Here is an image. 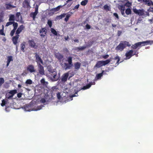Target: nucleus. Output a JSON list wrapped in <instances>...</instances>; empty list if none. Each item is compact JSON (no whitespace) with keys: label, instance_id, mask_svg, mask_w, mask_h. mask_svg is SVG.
I'll return each mask as SVG.
<instances>
[{"label":"nucleus","instance_id":"obj_1","mask_svg":"<svg viewBox=\"0 0 153 153\" xmlns=\"http://www.w3.org/2000/svg\"><path fill=\"white\" fill-rule=\"evenodd\" d=\"M55 56L60 62V64L62 67L65 70L70 69L73 66L72 63V57L69 56L65 60L68 62V63L65 62L63 63V61L64 60L63 56L59 53H56L55 54Z\"/></svg>","mask_w":153,"mask_h":153},{"label":"nucleus","instance_id":"obj_2","mask_svg":"<svg viewBox=\"0 0 153 153\" xmlns=\"http://www.w3.org/2000/svg\"><path fill=\"white\" fill-rule=\"evenodd\" d=\"M47 76L52 82L57 81L60 77L59 76H58L57 75V73L55 71L51 73H48L47 74Z\"/></svg>","mask_w":153,"mask_h":153},{"label":"nucleus","instance_id":"obj_3","mask_svg":"<svg viewBox=\"0 0 153 153\" xmlns=\"http://www.w3.org/2000/svg\"><path fill=\"white\" fill-rule=\"evenodd\" d=\"M130 46L129 42L126 41H121L116 48L115 49L117 51H122L127 46Z\"/></svg>","mask_w":153,"mask_h":153},{"label":"nucleus","instance_id":"obj_4","mask_svg":"<svg viewBox=\"0 0 153 153\" xmlns=\"http://www.w3.org/2000/svg\"><path fill=\"white\" fill-rule=\"evenodd\" d=\"M111 61V60L110 59H108L105 61H99L97 62L96 65L94 66V68H99L109 63Z\"/></svg>","mask_w":153,"mask_h":153},{"label":"nucleus","instance_id":"obj_5","mask_svg":"<svg viewBox=\"0 0 153 153\" xmlns=\"http://www.w3.org/2000/svg\"><path fill=\"white\" fill-rule=\"evenodd\" d=\"M34 54L35 55V61L37 63V65H43V61L39 55L37 53H35Z\"/></svg>","mask_w":153,"mask_h":153},{"label":"nucleus","instance_id":"obj_6","mask_svg":"<svg viewBox=\"0 0 153 153\" xmlns=\"http://www.w3.org/2000/svg\"><path fill=\"white\" fill-rule=\"evenodd\" d=\"M134 12L137 15L139 16H143L144 15V10L143 9L137 10L136 8H134L133 9Z\"/></svg>","mask_w":153,"mask_h":153},{"label":"nucleus","instance_id":"obj_7","mask_svg":"<svg viewBox=\"0 0 153 153\" xmlns=\"http://www.w3.org/2000/svg\"><path fill=\"white\" fill-rule=\"evenodd\" d=\"M28 43L29 46L31 48L34 49H36L37 48V45H36L33 39L29 40L28 41Z\"/></svg>","mask_w":153,"mask_h":153},{"label":"nucleus","instance_id":"obj_8","mask_svg":"<svg viewBox=\"0 0 153 153\" xmlns=\"http://www.w3.org/2000/svg\"><path fill=\"white\" fill-rule=\"evenodd\" d=\"M40 35L41 37H43L45 36L47 33V30L45 27H42L39 30Z\"/></svg>","mask_w":153,"mask_h":153},{"label":"nucleus","instance_id":"obj_9","mask_svg":"<svg viewBox=\"0 0 153 153\" xmlns=\"http://www.w3.org/2000/svg\"><path fill=\"white\" fill-rule=\"evenodd\" d=\"M70 72V71L65 73L62 76L61 80L62 82H66L69 76V73Z\"/></svg>","mask_w":153,"mask_h":153},{"label":"nucleus","instance_id":"obj_10","mask_svg":"<svg viewBox=\"0 0 153 153\" xmlns=\"http://www.w3.org/2000/svg\"><path fill=\"white\" fill-rule=\"evenodd\" d=\"M139 43L140 47L145 46L149 44L151 45L152 44H153V41L147 40L145 41L139 42Z\"/></svg>","mask_w":153,"mask_h":153},{"label":"nucleus","instance_id":"obj_11","mask_svg":"<svg viewBox=\"0 0 153 153\" xmlns=\"http://www.w3.org/2000/svg\"><path fill=\"white\" fill-rule=\"evenodd\" d=\"M133 52L134 51L133 50H130L126 52L125 54V56L126 57V59H129L133 56Z\"/></svg>","mask_w":153,"mask_h":153},{"label":"nucleus","instance_id":"obj_12","mask_svg":"<svg viewBox=\"0 0 153 153\" xmlns=\"http://www.w3.org/2000/svg\"><path fill=\"white\" fill-rule=\"evenodd\" d=\"M27 70L30 73H33L36 71L34 66L32 65H29L27 67Z\"/></svg>","mask_w":153,"mask_h":153},{"label":"nucleus","instance_id":"obj_13","mask_svg":"<svg viewBox=\"0 0 153 153\" xmlns=\"http://www.w3.org/2000/svg\"><path fill=\"white\" fill-rule=\"evenodd\" d=\"M42 65H37L38 68V71L39 73L41 75H44L45 74V71Z\"/></svg>","mask_w":153,"mask_h":153},{"label":"nucleus","instance_id":"obj_14","mask_svg":"<svg viewBox=\"0 0 153 153\" xmlns=\"http://www.w3.org/2000/svg\"><path fill=\"white\" fill-rule=\"evenodd\" d=\"M118 8L121 11V14L123 16H125L124 15V11L126 10L125 5H124V4L119 5L118 7Z\"/></svg>","mask_w":153,"mask_h":153},{"label":"nucleus","instance_id":"obj_15","mask_svg":"<svg viewBox=\"0 0 153 153\" xmlns=\"http://www.w3.org/2000/svg\"><path fill=\"white\" fill-rule=\"evenodd\" d=\"M30 1L28 0H25L23 3V7L27 8H30Z\"/></svg>","mask_w":153,"mask_h":153},{"label":"nucleus","instance_id":"obj_16","mask_svg":"<svg viewBox=\"0 0 153 153\" xmlns=\"http://www.w3.org/2000/svg\"><path fill=\"white\" fill-rule=\"evenodd\" d=\"M19 35H16L13 36L12 38V41L15 45H16L18 43V41L19 38Z\"/></svg>","mask_w":153,"mask_h":153},{"label":"nucleus","instance_id":"obj_17","mask_svg":"<svg viewBox=\"0 0 153 153\" xmlns=\"http://www.w3.org/2000/svg\"><path fill=\"white\" fill-rule=\"evenodd\" d=\"M25 27L23 25H20L17 29L16 31V34L19 35L24 29Z\"/></svg>","mask_w":153,"mask_h":153},{"label":"nucleus","instance_id":"obj_18","mask_svg":"<svg viewBox=\"0 0 153 153\" xmlns=\"http://www.w3.org/2000/svg\"><path fill=\"white\" fill-rule=\"evenodd\" d=\"M5 6L7 10H10L12 8H15L16 7L15 6L11 5L10 3L5 4Z\"/></svg>","mask_w":153,"mask_h":153},{"label":"nucleus","instance_id":"obj_19","mask_svg":"<svg viewBox=\"0 0 153 153\" xmlns=\"http://www.w3.org/2000/svg\"><path fill=\"white\" fill-rule=\"evenodd\" d=\"M26 44V42H23L21 43L20 45L21 50L23 52H24L25 51V48Z\"/></svg>","mask_w":153,"mask_h":153},{"label":"nucleus","instance_id":"obj_20","mask_svg":"<svg viewBox=\"0 0 153 153\" xmlns=\"http://www.w3.org/2000/svg\"><path fill=\"white\" fill-rule=\"evenodd\" d=\"M62 7V6L59 5L56 7L52 9L51 11L53 13L59 11L60 8Z\"/></svg>","mask_w":153,"mask_h":153},{"label":"nucleus","instance_id":"obj_21","mask_svg":"<svg viewBox=\"0 0 153 153\" xmlns=\"http://www.w3.org/2000/svg\"><path fill=\"white\" fill-rule=\"evenodd\" d=\"M143 2L147 4L148 6H150L151 4H153V2L151 0H143Z\"/></svg>","mask_w":153,"mask_h":153},{"label":"nucleus","instance_id":"obj_22","mask_svg":"<svg viewBox=\"0 0 153 153\" xmlns=\"http://www.w3.org/2000/svg\"><path fill=\"white\" fill-rule=\"evenodd\" d=\"M18 26H17L16 24L14 25L13 29L11 30L10 33V35L11 36H13L16 30L17 29Z\"/></svg>","mask_w":153,"mask_h":153},{"label":"nucleus","instance_id":"obj_23","mask_svg":"<svg viewBox=\"0 0 153 153\" xmlns=\"http://www.w3.org/2000/svg\"><path fill=\"white\" fill-rule=\"evenodd\" d=\"M15 24H16L17 25V26H18V23L17 22H14V21H9L7 22V23L5 26L6 27H8L9 26L13 25V26L14 27V25Z\"/></svg>","mask_w":153,"mask_h":153},{"label":"nucleus","instance_id":"obj_24","mask_svg":"<svg viewBox=\"0 0 153 153\" xmlns=\"http://www.w3.org/2000/svg\"><path fill=\"white\" fill-rule=\"evenodd\" d=\"M81 63L79 62H76L74 63V69L75 70H78L80 67Z\"/></svg>","mask_w":153,"mask_h":153},{"label":"nucleus","instance_id":"obj_25","mask_svg":"<svg viewBox=\"0 0 153 153\" xmlns=\"http://www.w3.org/2000/svg\"><path fill=\"white\" fill-rule=\"evenodd\" d=\"M66 15V13H63L60 15L57 16L56 17V19L57 20H59L62 18L64 17Z\"/></svg>","mask_w":153,"mask_h":153},{"label":"nucleus","instance_id":"obj_26","mask_svg":"<svg viewBox=\"0 0 153 153\" xmlns=\"http://www.w3.org/2000/svg\"><path fill=\"white\" fill-rule=\"evenodd\" d=\"M13 57L11 56H9L7 57V67H8L9 65V64L11 61H13Z\"/></svg>","mask_w":153,"mask_h":153},{"label":"nucleus","instance_id":"obj_27","mask_svg":"<svg viewBox=\"0 0 153 153\" xmlns=\"http://www.w3.org/2000/svg\"><path fill=\"white\" fill-rule=\"evenodd\" d=\"M138 47H140V46L139 44V42L135 43L134 45H133L131 48L133 49H136Z\"/></svg>","mask_w":153,"mask_h":153},{"label":"nucleus","instance_id":"obj_28","mask_svg":"<svg viewBox=\"0 0 153 153\" xmlns=\"http://www.w3.org/2000/svg\"><path fill=\"white\" fill-rule=\"evenodd\" d=\"M57 91V90L56 88L55 87H53L52 88L51 90V93L52 95H54L56 92Z\"/></svg>","mask_w":153,"mask_h":153},{"label":"nucleus","instance_id":"obj_29","mask_svg":"<svg viewBox=\"0 0 153 153\" xmlns=\"http://www.w3.org/2000/svg\"><path fill=\"white\" fill-rule=\"evenodd\" d=\"M104 71H102V72L101 73L97 74L96 76V77L97 79H100L101 78V77L103 76Z\"/></svg>","mask_w":153,"mask_h":153},{"label":"nucleus","instance_id":"obj_30","mask_svg":"<svg viewBox=\"0 0 153 153\" xmlns=\"http://www.w3.org/2000/svg\"><path fill=\"white\" fill-rule=\"evenodd\" d=\"M15 20V16L14 15L11 14L9 16V21H14Z\"/></svg>","mask_w":153,"mask_h":153},{"label":"nucleus","instance_id":"obj_31","mask_svg":"<svg viewBox=\"0 0 153 153\" xmlns=\"http://www.w3.org/2000/svg\"><path fill=\"white\" fill-rule=\"evenodd\" d=\"M47 69L48 73H51L55 70L53 69V67L51 66H49L47 67Z\"/></svg>","mask_w":153,"mask_h":153},{"label":"nucleus","instance_id":"obj_32","mask_svg":"<svg viewBox=\"0 0 153 153\" xmlns=\"http://www.w3.org/2000/svg\"><path fill=\"white\" fill-rule=\"evenodd\" d=\"M125 13L127 15L131 14V9L130 8L126 9L125 10Z\"/></svg>","mask_w":153,"mask_h":153},{"label":"nucleus","instance_id":"obj_33","mask_svg":"<svg viewBox=\"0 0 153 153\" xmlns=\"http://www.w3.org/2000/svg\"><path fill=\"white\" fill-rule=\"evenodd\" d=\"M17 93V90H14L10 91L9 92V94H10L13 97L14 95Z\"/></svg>","mask_w":153,"mask_h":153},{"label":"nucleus","instance_id":"obj_34","mask_svg":"<svg viewBox=\"0 0 153 153\" xmlns=\"http://www.w3.org/2000/svg\"><path fill=\"white\" fill-rule=\"evenodd\" d=\"M91 86V84H87L86 85L84 86L82 88V89L83 90H85L89 88Z\"/></svg>","mask_w":153,"mask_h":153},{"label":"nucleus","instance_id":"obj_35","mask_svg":"<svg viewBox=\"0 0 153 153\" xmlns=\"http://www.w3.org/2000/svg\"><path fill=\"white\" fill-rule=\"evenodd\" d=\"M88 0H84L81 2V4L82 6H85L88 3Z\"/></svg>","mask_w":153,"mask_h":153},{"label":"nucleus","instance_id":"obj_36","mask_svg":"<svg viewBox=\"0 0 153 153\" xmlns=\"http://www.w3.org/2000/svg\"><path fill=\"white\" fill-rule=\"evenodd\" d=\"M51 30L52 33L55 36L57 35V33L56 31L53 28H51Z\"/></svg>","mask_w":153,"mask_h":153},{"label":"nucleus","instance_id":"obj_37","mask_svg":"<svg viewBox=\"0 0 153 153\" xmlns=\"http://www.w3.org/2000/svg\"><path fill=\"white\" fill-rule=\"evenodd\" d=\"M104 9L106 11H110V7H109L107 5L105 4L103 6Z\"/></svg>","mask_w":153,"mask_h":153},{"label":"nucleus","instance_id":"obj_38","mask_svg":"<svg viewBox=\"0 0 153 153\" xmlns=\"http://www.w3.org/2000/svg\"><path fill=\"white\" fill-rule=\"evenodd\" d=\"M36 15L37 14L34 12H32L30 13V16L33 18V20L35 19Z\"/></svg>","mask_w":153,"mask_h":153},{"label":"nucleus","instance_id":"obj_39","mask_svg":"<svg viewBox=\"0 0 153 153\" xmlns=\"http://www.w3.org/2000/svg\"><path fill=\"white\" fill-rule=\"evenodd\" d=\"M2 28L0 30V34L3 36H5V34L4 32V26L3 25H2Z\"/></svg>","mask_w":153,"mask_h":153},{"label":"nucleus","instance_id":"obj_40","mask_svg":"<svg viewBox=\"0 0 153 153\" xmlns=\"http://www.w3.org/2000/svg\"><path fill=\"white\" fill-rule=\"evenodd\" d=\"M32 82H33L31 79H28L26 81L25 83L27 85H31L32 84Z\"/></svg>","mask_w":153,"mask_h":153},{"label":"nucleus","instance_id":"obj_41","mask_svg":"<svg viewBox=\"0 0 153 153\" xmlns=\"http://www.w3.org/2000/svg\"><path fill=\"white\" fill-rule=\"evenodd\" d=\"M71 16V15L70 14H68L67 15H66V17L64 19V21L65 22H67L68 21Z\"/></svg>","mask_w":153,"mask_h":153},{"label":"nucleus","instance_id":"obj_42","mask_svg":"<svg viewBox=\"0 0 153 153\" xmlns=\"http://www.w3.org/2000/svg\"><path fill=\"white\" fill-rule=\"evenodd\" d=\"M114 59L115 60H117V62H116L117 64H118L119 63V62L120 61V59L118 56H116L114 57Z\"/></svg>","mask_w":153,"mask_h":153},{"label":"nucleus","instance_id":"obj_43","mask_svg":"<svg viewBox=\"0 0 153 153\" xmlns=\"http://www.w3.org/2000/svg\"><path fill=\"white\" fill-rule=\"evenodd\" d=\"M85 46L79 47L76 48V49L78 50H83L86 48Z\"/></svg>","mask_w":153,"mask_h":153},{"label":"nucleus","instance_id":"obj_44","mask_svg":"<svg viewBox=\"0 0 153 153\" xmlns=\"http://www.w3.org/2000/svg\"><path fill=\"white\" fill-rule=\"evenodd\" d=\"M4 80L3 78H0V87H1L3 84L4 83Z\"/></svg>","mask_w":153,"mask_h":153},{"label":"nucleus","instance_id":"obj_45","mask_svg":"<svg viewBox=\"0 0 153 153\" xmlns=\"http://www.w3.org/2000/svg\"><path fill=\"white\" fill-rule=\"evenodd\" d=\"M41 82L42 84H43L44 85H46L48 84V82H45V79L44 78L41 79Z\"/></svg>","mask_w":153,"mask_h":153},{"label":"nucleus","instance_id":"obj_46","mask_svg":"<svg viewBox=\"0 0 153 153\" xmlns=\"http://www.w3.org/2000/svg\"><path fill=\"white\" fill-rule=\"evenodd\" d=\"M6 98L8 99H10L13 97V96L12 95H10V94H9L8 93V94H6Z\"/></svg>","mask_w":153,"mask_h":153},{"label":"nucleus","instance_id":"obj_47","mask_svg":"<svg viewBox=\"0 0 153 153\" xmlns=\"http://www.w3.org/2000/svg\"><path fill=\"white\" fill-rule=\"evenodd\" d=\"M47 24L49 25L50 27L51 28L52 26V23L51 21L48 20V21Z\"/></svg>","mask_w":153,"mask_h":153},{"label":"nucleus","instance_id":"obj_48","mask_svg":"<svg viewBox=\"0 0 153 153\" xmlns=\"http://www.w3.org/2000/svg\"><path fill=\"white\" fill-rule=\"evenodd\" d=\"M125 6H126L127 7H130L131 4V3L129 2V1L127 2L125 4H124Z\"/></svg>","mask_w":153,"mask_h":153},{"label":"nucleus","instance_id":"obj_49","mask_svg":"<svg viewBox=\"0 0 153 153\" xmlns=\"http://www.w3.org/2000/svg\"><path fill=\"white\" fill-rule=\"evenodd\" d=\"M3 17V15L2 13H0V23L2 22Z\"/></svg>","mask_w":153,"mask_h":153},{"label":"nucleus","instance_id":"obj_50","mask_svg":"<svg viewBox=\"0 0 153 153\" xmlns=\"http://www.w3.org/2000/svg\"><path fill=\"white\" fill-rule=\"evenodd\" d=\"M6 101L4 100H2V103L1 104V105L2 106H4L6 104Z\"/></svg>","mask_w":153,"mask_h":153},{"label":"nucleus","instance_id":"obj_51","mask_svg":"<svg viewBox=\"0 0 153 153\" xmlns=\"http://www.w3.org/2000/svg\"><path fill=\"white\" fill-rule=\"evenodd\" d=\"M101 56L102 58L105 59H106L108 58L109 57V55L108 54H107L105 55H102Z\"/></svg>","mask_w":153,"mask_h":153},{"label":"nucleus","instance_id":"obj_52","mask_svg":"<svg viewBox=\"0 0 153 153\" xmlns=\"http://www.w3.org/2000/svg\"><path fill=\"white\" fill-rule=\"evenodd\" d=\"M56 96L58 99L59 100L61 98L60 94L59 92H57L56 93Z\"/></svg>","mask_w":153,"mask_h":153},{"label":"nucleus","instance_id":"obj_53","mask_svg":"<svg viewBox=\"0 0 153 153\" xmlns=\"http://www.w3.org/2000/svg\"><path fill=\"white\" fill-rule=\"evenodd\" d=\"M70 75L68 77V79H69L71 78L74 75V72L72 71L71 73L70 74Z\"/></svg>","mask_w":153,"mask_h":153},{"label":"nucleus","instance_id":"obj_54","mask_svg":"<svg viewBox=\"0 0 153 153\" xmlns=\"http://www.w3.org/2000/svg\"><path fill=\"white\" fill-rule=\"evenodd\" d=\"M111 19L110 18L107 19H105V21L107 23H110L111 22Z\"/></svg>","mask_w":153,"mask_h":153},{"label":"nucleus","instance_id":"obj_55","mask_svg":"<svg viewBox=\"0 0 153 153\" xmlns=\"http://www.w3.org/2000/svg\"><path fill=\"white\" fill-rule=\"evenodd\" d=\"M38 7H36L35 8V12H34V13H35L37 15L38 13Z\"/></svg>","mask_w":153,"mask_h":153},{"label":"nucleus","instance_id":"obj_56","mask_svg":"<svg viewBox=\"0 0 153 153\" xmlns=\"http://www.w3.org/2000/svg\"><path fill=\"white\" fill-rule=\"evenodd\" d=\"M113 15L114 16L116 17L117 19H119V17L118 15L116 13H114L113 14Z\"/></svg>","mask_w":153,"mask_h":153},{"label":"nucleus","instance_id":"obj_57","mask_svg":"<svg viewBox=\"0 0 153 153\" xmlns=\"http://www.w3.org/2000/svg\"><path fill=\"white\" fill-rule=\"evenodd\" d=\"M22 94V93H19L17 94V96L18 98H20L21 97Z\"/></svg>","mask_w":153,"mask_h":153},{"label":"nucleus","instance_id":"obj_58","mask_svg":"<svg viewBox=\"0 0 153 153\" xmlns=\"http://www.w3.org/2000/svg\"><path fill=\"white\" fill-rule=\"evenodd\" d=\"M85 26L86 29H89L91 28V26L88 24H87Z\"/></svg>","mask_w":153,"mask_h":153},{"label":"nucleus","instance_id":"obj_59","mask_svg":"<svg viewBox=\"0 0 153 153\" xmlns=\"http://www.w3.org/2000/svg\"><path fill=\"white\" fill-rule=\"evenodd\" d=\"M41 102L44 103L46 102L44 98H42L40 101Z\"/></svg>","mask_w":153,"mask_h":153},{"label":"nucleus","instance_id":"obj_60","mask_svg":"<svg viewBox=\"0 0 153 153\" xmlns=\"http://www.w3.org/2000/svg\"><path fill=\"white\" fill-rule=\"evenodd\" d=\"M138 52L137 51H134V53L133 54V56L134 55H135L136 56H138Z\"/></svg>","mask_w":153,"mask_h":153},{"label":"nucleus","instance_id":"obj_61","mask_svg":"<svg viewBox=\"0 0 153 153\" xmlns=\"http://www.w3.org/2000/svg\"><path fill=\"white\" fill-rule=\"evenodd\" d=\"M79 4H78L76 5V6H75L74 7V8L73 9L74 10L75 9H78V8H79Z\"/></svg>","mask_w":153,"mask_h":153},{"label":"nucleus","instance_id":"obj_62","mask_svg":"<svg viewBox=\"0 0 153 153\" xmlns=\"http://www.w3.org/2000/svg\"><path fill=\"white\" fill-rule=\"evenodd\" d=\"M20 14H21L20 12H17L16 14V16L17 17L19 18Z\"/></svg>","mask_w":153,"mask_h":153},{"label":"nucleus","instance_id":"obj_63","mask_svg":"<svg viewBox=\"0 0 153 153\" xmlns=\"http://www.w3.org/2000/svg\"><path fill=\"white\" fill-rule=\"evenodd\" d=\"M77 93H78V91L76 92L75 94H73L72 95V97H76V96H77V95H75V94H77Z\"/></svg>","mask_w":153,"mask_h":153},{"label":"nucleus","instance_id":"obj_64","mask_svg":"<svg viewBox=\"0 0 153 153\" xmlns=\"http://www.w3.org/2000/svg\"><path fill=\"white\" fill-rule=\"evenodd\" d=\"M77 93H78V91L76 92L75 94H73L72 95V97H76V96H77V95H75V94H77Z\"/></svg>","mask_w":153,"mask_h":153}]
</instances>
